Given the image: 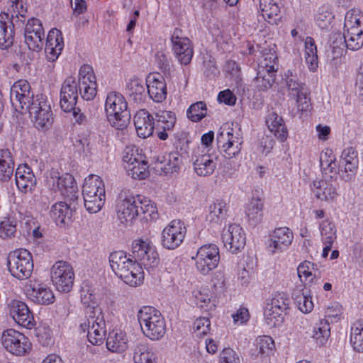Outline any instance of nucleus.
Instances as JSON below:
<instances>
[{
	"label": "nucleus",
	"instance_id": "1",
	"mask_svg": "<svg viewBox=\"0 0 363 363\" xmlns=\"http://www.w3.org/2000/svg\"><path fill=\"white\" fill-rule=\"evenodd\" d=\"M124 251H115L109 255L110 266L113 272L125 283L137 286L143 283L144 273L139 263Z\"/></svg>",
	"mask_w": 363,
	"mask_h": 363
},
{
	"label": "nucleus",
	"instance_id": "2",
	"mask_svg": "<svg viewBox=\"0 0 363 363\" xmlns=\"http://www.w3.org/2000/svg\"><path fill=\"white\" fill-rule=\"evenodd\" d=\"M138 320L143 334L151 340L162 338L166 332V325L160 312L155 308L144 306L138 313Z\"/></svg>",
	"mask_w": 363,
	"mask_h": 363
},
{
	"label": "nucleus",
	"instance_id": "3",
	"mask_svg": "<svg viewBox=\"0 0 363 363\" xmlns=\"http://www.w3.org/2000/svg\"><path fill=\"white\" fill-rule=\"evenodd\" d=\"M82 194L84 207L89 213H96L104 205L106 199L105 186L100 177L91 175L86 179Z\"/></svg>",
	"mask_w": 363,
	"mask_h": 363
},
{
	"label": "nucleus",
	"instance_id": "4",
	"mask_svg": "<svg viewBox=\"0 0 363 363\" xmlns=\"http://www.w3.org/2000/svg\"><path fill=\"white\" fill-rule=\"evenodd\" d=\"M127 108L126 100L122 94L115 91L107 94L105 111L111 126L116 129H123L126 126L130 116Z\"/></svg>",
	"mask_w": 363,
	"mask_h": 363
},
{
	"label": "nucleus",
	"instance_id": "5",
	"mask_svg": "<svg viewBox=\"0 0 363 363\" xmlns=\"http://www.w3.org/2000/svg\"><path fill=\"white\" fill-rule=\"evenodd\" d=\"M8 269L11 274L19 280L29 278L33 270L31 253L26 249H18L9 253Z\"/></svg>",
	"mask_w": 363,
	"mask_h": 363
},
{
	"label": "nucleus",
	"instance_id": "6",
	"mask_svg": "<svg viewBox=\"0 0 363 363\" xmlns=\"http://www.w3.org/2000/svg\"><path fill=\"white\" fill-rule=\"evenodd\" d=\"M132 257L136 263L145 268H153L159 264L158 253L155 246L147 239L138 238L132 243Z\"/></svg>",
	"mask_w": 363,
	"mask_h": 363
},
{
	"label": "nucleus",
	"instance_id": "7",
	"mask_svg": "<svg viewBox=\"0 0 363 363\" xmlns=\"http://www.w3.org/2000/svg\"><path fill=\"white\" fill-rule=\"evenodd\" d=\"M96 312L85 316L80 328L84 333L87 331V337L91 344L99 345L103 343L106 333V323L101 310Z\"/></svg>",
	"mask_w": 363,
	"mask_h": 363
},
{
	"label": "nucleus",
	"instance_id": "8",
	"mask_svg": "<svg viewBox=\"0 0 363 363\" xmlns=\"http://www.w3.org/2000/svg\"><path fill=\"white\" fill-rule=\"evenodd\" d=\"M117 218L125 226H130L140 216L138 196L120 194L116 206Z\"/></svg>",
	"mask_w": 363,
	"mask_h": 363
},
{
	"label": "nucleus",
	"instance_id": "9",
	"mask_svg": "<svg viewBox=\"0 0 363 363\" xmlns=\"http://www.w3.org/2000/svg\"><path fill=\"white\" fill-rule=\"evenodd\" d=\"M51 280L56 289L69 292L74 285V273L72 267L67 262L58 261L51 268Z\"/></svg>",
	"mask_w": 363,
	"mask_h": 363
},
{
	"label": "nucleus",
	"instance_id": "10",
	"mask_svg": "<svg viewBox=\"0 0 363 363\" xmlns=\"http://www.w3.org/2000/svg\"><path fill=\"white\" fill-rule=\"evenodd\" d=\"M1 343L7 351L16 356L25 355L31 350V343L28 337L13 329L4 331Z\"/></svg>",
	"mask_w": 363,
	"mask_h": 363
},
{
	"label": "nucleus",
	"instance_id": "11",
	"mask_svg": "<svg viewBox=\"0 0 363 363\" xmlns=\"http://www.w3.org/2000/svg\"><path fill=\"white\" fill-rule=\"evenodd\" d=\"M196 269L203 274L215 269L220 259L218 247L213 244L204 245L197 251L195 257Z\"/></svg>",
	"mask_w": 363,
	"mask_h": 363
},
{
	"label": "nucleus",
	"instance_id": "12",
	"mask_svg": "<svg viewBox=\"0 0 363 363\" xmlns=\"http://www.w3.org/2000/svg\"><path fill=\"white\" fill-rule=\"evenodd\" d=\"M171 43L172 51L178 61L184 65L189 64L194 55V48L191 40L183 34L181 29H174Z\"/></svg>",
	"mask_w": 363,
	"mask_h": 363
},
{
	"label": "nucleus",
	"instance_id": "13",
	"mask_svg": "<svg viewBox=\"0 0 363 363\" xmlns=\"http://www.w3.org/2000/svg\"><path fill=\"white\" fill-rule=\"evenodd\" d=\"M48 184L55 192L59 191L62 196L71 201L78 197L77 186L74 178L69 174L60 176L58 172H53L48 179Z\"/></svg>",
	"mask_w": 363,
	"mask_h": 363
},
{
	"label": "nucleus",
	"instance_id": "14",
	"mask_svg": "<svg viewBox=\"0 0 363 363\" xmlns=\"http://www.w3.org/2000/svg\"><path fill=\"white\" fill-rule=\"evenodd\" d=\"M186 228L180 220H173L162 231V245L168 250H174L183 242Z\"/></svg>",
	"mask_w": 363,
	"mask_h": 363
},
{
	"label": "nucleus",
	"instance_id": "15",
	"mask_svg": "<svg viewBox=\"0 0 363 363\" xmlns=\"http://www.w3.org/2000/svg\"><path fill=\"white\" fill-rule=\"evenodd\" d=\"M77 89L82 98L86 101L94 99L96 95L97 84L93 69L88 65L80 67Z\"/></svg>",
	"mask_w": 363,
	"mask_h": 363
},
{
	"label": "nucleus",
	"instance_id": "16",
	"mask_svg": "<svg viewBox=\"0 0 363 363\" xmlns=\"http://www.w3.org/2000/svg\"><path fill=\"white\" fill-rule=\"evenodd\" d=\"M34 96L30 84L25 79L16 82L11 87V102L18 112L23 113L25 108L29 106V102Z\"/></svg>",
	"mask_w": 363,
	"mask_h": 363
},
{
	"label": "nucleus",
	"instance_id": "17",
	"mask_svg": "<svg viewBox=\"0 0 363 363\" xmlns=\"http://www.w3.org/2000/svg\"><path fill=\"white\" fill-rule=\"evenodd\" d=\"M8 309L10 316L18 325L28 329L34 328V317L25 302L12 299L8 303Z\"/></svg>",
	"mask_w": 363,
	"mask_h": 363
},
{
	"label": "nucleus",
	"instance_id": "18",
	"mask_svg": "<svg viewBox=\"0 0 363 363\" xmlns=\"http://www.w3.org/2000/svg\"><path fill=\"white\" fill-rule=\"evenodd\" d=\"M222 240L225 247L231 253L236 254L245 245L246 237L242 228L238 224H231L222 232Z\"/></svg>",
	"mask_w": 363,
	"mask_h": 363
},
{
	"label": "nucleus",
	"instance_id": "19",
	"mask_svg": "<svg viewBox=\"0 0 363 363\" xmlns=\"http://www.w3.org/2000/svg\"><path fill=\"white\" fill-rule=\"evenodd\" d=\"M27 297L35 303L49 305L54 302L55 296L52 289L43 283L30 280L25 286Z\"/></svg>",
	"mask_w": 363,
	"mask_h": 363
},
{
	"label": "nucleus",
	"instance_id": "20",
	"mask_svg": "<svg viewBox=\"0 0 363 363\" xmlns=\"http://www.w3.org/2000/svg\"><path fill=\"white\" fill-rule=\"evenodd\" d=\"M294 234L287 227L275 228L269 234L267 249L272 254H276L286 250L292 243Z\"/></svg>",
	"mask_w": 363,
	"mask_h": 363
},
{
	"label": "nucleus",
	"instance_id": "21",
	"mask_svg": "<svg viewBox=\"0 0 363 363\" xmlns=\"http://www.w3.org/2000/svg\"><path fill=\"white\" fill-rule=\"evenodd\" d=\"M45 31L41 21L35 18L28 20L25 28V43L33 51L42 49Z\"/></svg>",
	"mask_w": 363,
	"mask_h": 363
},
{
	"label": "nucleus",
	"instance_id": "22",
	"mask_svg": "<svg viewBox=\"0 0 363 363\" xmlns=\"http://www.w3.org/2000/svg\"><path fill=\"white\" fill-rule=\"evenodd\" d=\"M218 157L208 153L203 149L200 153L196 154L193 159L194 172L199 177H208L213 174L217 166Z\"/></svg>",
	"mask_w": 363,
	"mask_h": 363
},
{
	"label": "nucleus",
	"instance_id": "23",
	"mask_svg": "<svg viewBox=\"0 0 363 363\" xmlns=\"http://www.w3.org/2000/svg\"><path fill=\"white\" fill-rule=\"evenodd\" d=\"M78 92L75 79L72 77H67L60 91V107L65 112H71L74 109L78 99Z\"/></svg>",
	"mask_w": 363,
	"mask_h": 363
},
{
	"label": "nucleus",
	"instance_id": "24",
	"mask_svg": "<svg viewBox=\"0 0 363 363\" xmlns=\"http://www.w3.org/2000/svg\"><path fill=\"white\" fill-rule=\"evenodd\" d=\"M147 94L155 102H162L167 97V85L164 78L159 73L150 74L146 83Z\"/></svg>",
	"mask_w": 363,
	"mask_h": 363
},
{
	"label": "nucleus",
	"instance_id": "25",
	"mask_svg": "<svg viewBox=\"0 0 363 363\" xmlns=\"http://www.w3.org/2000/svg\"><path fill=\"white\" fill-rule=\"evenodd\" d=\"M16 184L22 193H32L36 186V178L26 164H20L16 172Z\"/></svg>",
	"mask_w": 363,
	"mask_h": 363
},
{
	"label": "nucleus",
	"instance_id": "26",
	"mask_svg": "<svg viewBox=\"0 0 363 363\" xmlns=\"http://www.w3.org/2000/svg\"><path fill=\"white\" fill-rule=\"evenodd\" d=\"M64 48L63 38L61 32L57 29H52L49 31L45 52L48 61H55L62 52Z\"/></svg>",
	"mask_w": 363,
	"mask_h": 363
},
{
	"label": "nucleus",
	"instance_id": "27",
	"mask_svg": "<svg viewBox=\"0 0 363 363\" xmlns=\"http://www.w3.org/2000/svg\"><path fill=\"white\" fill-rule=\"evenodd\" d=\"M153 121V117L145 109H140L136 113L134 116V125L139 137L146 138L152 134Z\"/></svg>",
	"mask_w": 363,
	"mask_h": 363
},
{
	"label": "nucleus",
	"instance_id": "28",
	"mask_svg": "<svg viewBox=\"0 0 363 363\" xmlns=\"http://www.w3.org/2000/svg\"><path fill=\"white\" fill-rule=\"evenodd\" d=\"M312 191L318 199L325 201H333L338 194L336 186L333 184L332 177L330 180L314 181Z\"/></svg>",
	"mask_w": 363,
	"mask_h": 363
},
{
	"label": "nucleus",
	"instance_id": "29",
	"mask_svg": "<svg viewBox=\"0 0 363 363\" xmlns=\"http://www.w3.org/2000/svg\"><path fill=\"white\" fill-rule=\"evenodd\" d=\"M14 41V26L9 13L0 14V48H10Z\"/></svg>",
	"mask_w": 363,
	"mask_h": 363
},
{
	"label": "nucleus",
	"instance_id": "30",
	"mask_svg": "<svg viewBox=\"0 0 363 363\" xmlns=\"http://www.w3.org/2000/svg\"><path fill=\"white\" fill-rule=\"evenodd\" d=\"M259 10L269 23L278 24L281 19L279 0H259Z\"/></svg>",
	"mask_w": 363,
	"mask_h": 363
},
{
	"label": "nucleus",
	"instance_id": "31",
	"mask_svg": "<svg viewBox=\"0 0 363 363\" xmlns=\"http://www.w3.org/2000/svg\"><path fill=\"white\" fill-rule=\"evenodd\" d=\"M128 339L125 332L113 330L106 338L107 349L112 352L121 353L128 348Z\"/></svg>",
	"mask_w": 363,
	"mask_h": 363
},
{
	"label": "nucleus",
	"instance_id": "32",
	"mask_svg": "<svg viewBox=\"0 0 363 363\" xmlns=\"http://www.w3.org/2000/svg\"><path fill=\"white\" fill-rule=\"evenodd\" d=\"M264 201L259 197L253 196L245 207V215L249 223L257 225L263 218Z\"/></svg>",
	"mask_w": 363,
	"mask_h": 363
},
{
	"label": "nucleus",
	"instance_id": "33",
	"mask_svg": "<svg viewBox=\"0 0 363 363\" xmlns=\"http://www.w3.org/2000/svg\"><path fill=\"white\" fill-rule=\"evenodd\" d=\"M266 123L270 132L273 133L279 140L281 141L286 140L288 132L281 116L272 112L267 116Z\"/></svg>",
	"mask_w": 363,
	"mask_h": 363
},
{
	"label": "nucleus",
	"instance_id": "34",
	"mask_svg": "<svg viewBox=\"0 0 363 363\" xmlns=\"http://www.w3.org/2000/svg\"><path fill=\"white\" fill-rule=\"evenodd\" d=\"M127 94L137 104L142 103L146 97V87L142 79L137 77L130 78L126 85Z\"/></svg>",
	"mask_w": 363,
	"mask_h": 363
},
{
	"label": "nucleus",
	"instance_id": "35",
	"mask_svg": "<svg viewBox=\"0 0 363 363\" xmlns=\"http://www.w3.org/2000/svg\"><path fill=\"white\" fill-rule=\"evenodd\" d=\"M134 363H157V357L152 349L144 343H138L133 348Z\"/></svg>",
	"mask_w": 363,
	"mask_h": 363
},
{
	"label": "nucleus",
	"instance_id": "36",
	"mask_svg": "<svg viewBox=\"0 0 363 363\" xmlns=\"http://www.w3.org/2000/svg\"><path fill=\"white\" fill-rule=\"evenodd\" d=\"M43 106H44V107L41 112L35 111L30 114L34 126L38 130L49 128L54 121L51 107H47L45 104H43Z\"/></svg>",
	"mask_w": 363,
	"mask_h": 363
},
{
	"label": "nucleus",
	"instance_id": "37",
	"mask_svg": "<svg viewBox=\"0 0 363 363\" xmlns=\"http://www.w3.org/2000/svg\"><path fill=\"white\" fill-rule=\"evenodd\" d=\"M14 163L9 150H0V181H7L13 175Z\"/></svg>",
	"mask_w": 363,
	"mask_h": 363
},
{
	"label": "nucleus",
	"instance_id": "38",
	"mask_svg": "<svg viewBox=\"0 0 363 363\" xmlns=\"http://www.w3.org/2000/svg\"><path fill=\"white\" fill-rule=\"evenodd\" d=\"M284 82L290 97L305 91V84L301 81L294 70L289 69L285 72Z\"/></svg>",
	"mask_w": 363,
	"mask_h": 363
},
{
	"label": "nucleus",
	"instance_id": "39",
	"mask_svg": "<svg viewBox=\"0 0 363 363\" xmlns=\"http://www.w3.org/2000/svg\"><path fill=\"white\" fill-rule=\"evenodd\" d=\"M50 214L57 225L64 224L66 220L70 219L72 210L68 204L60 201L52 206Z\"/></svg>",
	"mask_w": 363,
	"mask_h": 363
},
{
	"label": "nucleus",
	"instance_id": "40",
	"mask_svg": "<svg viewBox=\"0 0 363 363\" xmlns=\"http://www.w3.org/2000/svg\"><path fill=\"white\" fill-rule=\"evenodd\" d=\"M227 204L225 201H217L209 206L206 220L212 223H220L227 216Z\"/></svg>",
	"mask_w": 363,
	"mask_h": 363
},
{
	"label": "nucleus",
	"instance_id": "41",
	"mask_svg": "<svg viewBox=\"0 0 363 363\" xmlns=\"http://www.w3.org/2000/svg\"><path fill=\"white\" fill-rule=\"evenodd\" d=\"M305 61L311 71L314 72L318 67L317 48L315 40L311 37H306L304 42Z\"/></svg>",
	"mask_w": 363,
	"mask_h": 363
},
{
	"label": "nucleus",
	"instance_id": "42",
	"mask_svg": "<svg viewBox=\"0 0 363 363\" xmlns=\"http://www.w3.org/2000/svg\"><path fill=\"white\" fill-rule=\"evenodd\" d=\"M330 336V328L328 320H320L313 327L312 337L316 344L323 346Z\"/></svg>",
	"mask_w": 363,
	"mask_h": 363
},
{
	"label": "nucleus",
	"instance_id": "43",
	"mask_svg": "<svg viewBox=\"0 0 363 363\" xmlns=\"http://www.w3.org/2000/svg\"><path fill=\"white\" fill-rule=\"evenodd\" d=\"M344 28L345 30H363V13L358 9H352L345 15Z\"/></svg>",
	"mask_w": 363,
	"mask_h": 363
},
{
	"label": "nucleus",
	"instance_id": "44",
	"mask_svg": "<svg viewBox=\"0 0 363 363\" xmlns=\"http://www.w3.org/2000/svg\"><path fill=\"white\" fill-rule=\"evenodd\" d=\"M358 162L357 152L353 147H347L343 150L340 163L344 166L345 172L354 174L357 169Z\"/></svg>",
	"mask_w": 363,
	"mask_h": 363
},
{
	"label": "nucleus",
	"instance_id": "45",
	"mask_svg": "<svg viewBox=\"0 0 363 363\" xmlns=\"http://www.w3.org/2000/svg\"><path fill=\"white\" fill-rule=\"evenodd\" d=\"M182 157L178 152H172L165 161H160L156 168L160 169L164 174L174 173L179 169Z\"/></svg>",
	"mask_w": 363,
	"mask_h": 363
},
{
	"label": "nucleus",
	"instance_id": "46",
	"mask_svg": "<svg viewBox=\"0 0 363 363\" xmlns=\"http://www.w3.org/2000/svg\"><path fill=\"white\" fill-rule=\"evenodd\" d=\"M276 73L269 72L267 69H258L257 77L254 82L257 89L267 91L272 87L275 82Z\"/></svg>",
	"mask_w": 363,
	"mask_h": 363
},
{
	"label": "nucleus",
	"instance_id": "47",
	"mask_svg": "<svg viewBox=\"0 0 363 363\" xmlns=\"http://www.w3.org/2000/svg\"><path fill=\"white\" fill-rule=\"evenodd\" d=\"M345 47L351 50H358L363 45V30H345L342 35Z\"/></svg>",
	"mask_w": 363,
	"mask_h": 363
},
{
	"label": "nucleus",
	"instance_id": "48",
	"mask_svg": "<svg viewBox=\"0 0 363 363\" xmlns=\"http://www.w3.org/2000/svg\"><path fill=\"white\" fill-rule=\"evenodd\" d=\"M297 272L301 281L307 284L313 282L316 277L318 269L315 264L309 261H304L298 265Z\"/></svg>",
	"mask_w": 363,
	"mask_h": 363
},
{
	"label": "nucleus",
	"instance_id": "49",
	"mask_svg": "<svg viewBox=\"0 0 363 363\" xmlns=\"http://www.w3.org/2000/svg\"><path fill=\"white\" fill-rule=\"evenodd\" d=\"M17 231L16 219L11 216L3 217L0 220V238L4 240L12 239Z\"/></svg>",
	"mask_w": 363,
	"mask_h": 363
},
{
	"label": "nucleus",
	"instance_id": "50",
	"mask_svg": "<svg viewBox=\"0 0 363 363\" xmlns=\"http://www.w3.org/2000/svg\"><path fill=\"white\" fill-rule=\"evenodd\" d=\"M140 216L145 220L155 219L157 216V211L154 203L147 198H141L138 196Z\"/></svg>",
	"mask_w": 363,
	"mask_h": 363
},
{
	"label": "nucleus",
	"instance_id": "51",
	"mask_svg": "<svg viewBox=\"0 0 363 363\" xmlns=\"http://www.w3.org/2000/svg\"><path fill=\"white\" fill-rule=\"evenodd\" d=\"M217 143L220 149L224 148L226 146H233V144L238 143V145H242V138L240 136L238 133L235 134L231 131L221 130L217 135Z\"/></svg>",
	"mask_w": 363,
	"mask_h": 363
},
{
	"label": "nucleus",
	"instance_id": "52",
	"mask_svg": "<svg viewBox=\"0 0 363 363\" xmlns=\"http://www.w3.org/2000/svg\"><path fill=\"white\" fill-rule=\"evenodd\" d=\"M196 304L206 311H211L216 308V298L208 289H203L194 292Z\"/></svg>",
	"mask_w": 363,
	"mask_h": 363
},
{
	"label": "nucleus",
	"instance_id": "53",
	"mask_svg": "<svg viewBox=\"0 0 363 363\" xmlns=\"http://www.w3.org/2000/svg\"><path fill=\"white\" fill-rule=\"evenodd\" d=\"M350 342L355 351L363 352V321H356L352 326Z\"/></svg>",
	"mask_w": 363,
	"mask_h": 363
},
{
	"label": "nucleus",
	"instance_id": "54",
	"mask_svg": "<svg viewBox=\"0 0 363 363\" xmlns=\"http://www.w3.org/2000/svg\"><path fill=\"white\" fill-rule=\"evenodd\" d=\"M284 313L267 303L264 311V320L270 328L277 327L283 323Z\"/></svg>",
	"mask_w": 363,
	"mask_h": 363
},
{
	"label": "nucleus",
	"instance_id": "55",
	"mask_svg": "<svg viewBox=\"0 0 363 363\" xmlns=\"http://www.w3.org/2000/svg\"><path fill=\"white\" fill-rule=\"evenodd\" d=\"M275 347L274 342L270 336H259L256 339L255 352L252 354L257 357L258 355H269Z\"/></svg>",
	"mask_w": 363,
	"mask_h": 363
},
{
	"label": "nucleus",
	"instance_id": "56",
	"mask_svg": "<svg viewBox=\"0 0 363 363\" xmlns=\"http://www.w3.org/2000/svg\"><path fill=\"white\" fill-rule=\"evenodd\" d=\"M81 301L86 307L85 316L96 313V310H101L98 307L96 296L89 290L82 291Z\"/></svg>",
	"mask_w": 363,
	"mask_h": 363
},
{
	"label": "nucleus",
	"instance_id": "57",
	"mask_svg": "<svg viewBox=\"0 0 363 363\" xmlns=\"http://www.w3.org/2000/svg\"><path fill=\"white\" fill-rule=\"evenodd\" d=\"M320 230L323 243L333 244L336 240V228L335 224L328 219L320 223Z\"/></svg>",
	"mask_w": 363,
	"mask_h": 363
},
{
	"label": "nucleus",
	"instance_id": "58",
	"mask_svg": "<svg viewBox=\"0 0 363 363\" xmlns=\"http://www.w3.org/2000/svg\"><path fill=\"white\" fill-rule=\"evenodd\" d=\"M157 125L164 130H171L176 122L174 113L169 111H160L156 113Z\"/></svg>",
	"mask_w": 363,
	"mask_h": 363
},
{
	"label": "nucleus",
	"instance_id": "59",
	"mask_svg": "<svg viewBox=\"0 0 363 363\" xmlns=\"http://www.w3.org/2000/svg\"><path fill=\"white\" fill-rule=\"evenodd\" d=\"M147 163L145 161V157L143 160H140L135 164L126 166V170L130 176L133 179H142L147 176Z\"/></svg>",
	"mask_w": 363,
	"mask_h": 363
},
{
	"label": "nucleus",
	"instance_id": "60",
	"mask_svg": "<svg viewBox=\"0 0 363 363\" xmlns=\"http://www.w3.org/2000/svg\"><path fill=\"white\" fill-rule=\"evenodd\" d=\"M335 160L336 158L332 150L326 149L325 151L322 152L320 155V163L322 170L325 172V173H327V171L329 172H336L337 164Z\"/></svg>",
	"mask_w": 363,
	"mask_h": 363
},
{
	"label": "nucleus",
	"instance_id": "61",
	"mask_svg": "<svg viewBox=\"0 0 363 363\" xmlns=\"http://www.w3.org/2000/svg\"><path fill=\"white\" fill-rule=\"evenodd\" d=\"M145 157V155L141 154L139 152L138 147L134 145H130L125 147L123 152L122 160L123 162V165L125 169H126V166L129 164H133L137 163L140 160H143Z\"/></svg>",
	"mask_w": 363,
	"mask_h": 363
},
{
	"label": "nucleus",
	"instance_id": "62",
	"mask_svg": "<svg viewBox=\"0 0 363 363\" xmlns=\"http://www.w3.org/2000/svg\"><path fill=\"white\" fill-rule=\"evenodd\" d=\"M207 113L206 106L203 101H198L188 108L187 116L194 122H198L203 118Z\"/></svg>",
	"mask_w": 363,
	"mask_h": 363
},
{
	"label": "nucleus",
	"instance_id": "63",
	"mask_svg": "<svg viewBox=\"0 0 363 363\" xmlns=\"http://www.w3.org/2000/svg\"><path fill=\"white\" fill-rule=\"evenodd\" d=\"M258 69H267L268 72L276 73L278 70L277 56L274 51L263 54V60L260 62Z\"/></svg>",
	"mask_w": 363,
	"mask_h": 363
},
{
	"label": "nucleus",
	"instance_id": "64",
	"mask_svg": "<svg viewBox=\"0 0 363 363\" xmlns=\"http://www.w3.org/2000/svg\"><path fill=\"white\" fill-rule=\"evenodd\" d=\"M45 104L47 107H51V104L49 102L48 97L44 94H37L33 97L31 101L29 102V106H27L24 111H28L29 114L33 113V112H41Z\"/></svg>",
	"mask_w": 363,
	"mask_h": 363
}]
</instances>
